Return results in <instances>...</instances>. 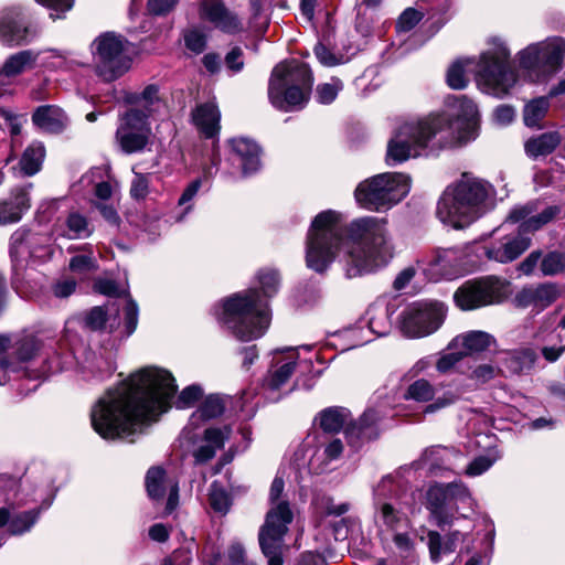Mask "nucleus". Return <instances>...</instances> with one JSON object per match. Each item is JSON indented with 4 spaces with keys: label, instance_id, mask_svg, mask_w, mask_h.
Returning <instances> with one entry per match:
<instances>
[{
    "label": "nucleus",
    "instance_id": "1",
    "mask_svg": "<svg viewBox=\"0 0 565 565\" xmlns=\"http://www.w3.org/2000/svg\"><path fill=\"white\" fill-rule=\"evenodd\" d=\"M177 388L168 370L142 367L95 403L92 426L104 439L135 443L147 426L171 407Z\"/></svg>",
    "mask_w": 565,
    "mask_h": 565
},
{
    "label": "nucleus",
    "instance_id": "2",
    "mask_svg": "<svg viewBox=\"0 0 565 565\" xmlns=\"http://www.w3.org/2000/svg\"><path fill=\"white\" fill-rule=\"evenodd\" d=\"M450 107L452 114H430L423 118L398 120L387 142L386 164L394 167L419 156L424 150L431 153L473 140L478 122L476 104L462 96L455 97Z\"/></svg>",
    "mask_w": 565,
    "mask_h": 565
},
{
    "label": "nucleus",
    "instance_id": "3",
    "mask_svg": "<svg viewBox=\"0 0 565 565\" xmlns=\"http://www.w3.org/2000/svg\"><path fill=\"white\" fill-rule=\"evenodd\" d=\"M418 510L414 491H407L392 476L383 477L374 488V524L383 543L392 541L401 554H408L413 515Z\"/></svg>",
    "mask_w": 565,
    "mask_h": 565
},
{
    "label": "nucleus",
    "instance_id": "4",
    "mask_svg": "<svg viewBox=\"0 0 565 565\" xmlns=\"http://www.w3.org/2000/svg\"><path fill=\"white\" fill-rule=\"evenodd\" d=\"M347 232L348 248L342 263L348 278L371 274L392 259L393 245L386 218L359 217L349 224Z\"/></svg>",
    "mask_w": 565,
    "mask_h": 565
},
{
    "label": "nucleus",
    "instance_id": "5",
    "mask_svg": "<svg viewBox=\"0 0 565 565\" xmlns=\"http://www.w3.org/2000/svg\"><path fill=\"white\" fill-rule=\"evenodd\" d=\"M468 72L475 73L481 92L495 97L505 96L518 81L511 65L510 51L500 39H493L477 62L471 58L454 62L446 75L448 86L463 89L468 84Z\"/></svg>",
    "mask_w": 565,
    "mask_h": 565
},
{
    "label": "nucleus",
    "instance_id": "6",
    "mask_svg": "<svg viewBox=\"0 0 565 565\" xmlns=\"http://www.w3.org/2000/svg\"><path fill=\"white\" fill-rule=\"evenodd\" d=\"M495 190L488 181L463 173L446 188L438 203V220L452 228H463L492 209Z\"/></svg>",
    "mask_w": 565,
    "mask_h": 565
},
{
    "label": "nucleus",
    "instance_id": "7",
    "mask_svg": "<svg viewBox=\"0 0 565 565\" xmlns=\"http://www.w3.org/2000/svg\"><path fill=\"white\" fill-rule=\"evenodd\" d=\"M561 213L557 205H542L537 201L518 204L513 206L505 222L518 224V234L503 238L482 247L483 255L489 259L501 264H508L519 258L532 243L529 234L541 230L552 222Z\"/></svg>",
    "mask_w": 565,
    "mask_h": 565
},
{
    "label": "nucleus",
    "instance_id": "8",
    "mask_svg": "<svg viewBox=\"0 0 565 565\" xmlns=\"http://www.w3.org/2000/svg\"><path fill=\"white\" fill-rule=\"evenodd\" d=\"M217 320L241 341H253L263 337L271 320L266 300L257 288L236 292L215 309Z\"/></svg>",
    "mask_w": 565,
    "mask_h": 565
},
{
    "label": "nucleus",
    "instance_id": "9",
    "mask_svg": "<svg viewBox=\"0 0 565 565\" xmlns=\"http://www.w3.org/2000/svg\"><path fill=\"white\" fill-rule=\"evenodd\" d=\"M313 77L308 65L298 61L275 66L268 85L271 105L280 110L301 109L309 100Z\"/></svg>",
    "mask_w": 565,
    "mask_h": 565
},
{
    "label": "nucleus",
    "instance_id": "10",
    "mask_svg": "<svg viewBox=\"0 0 565 565\" xmlns=\"http://www.w3.org/2000/svg\"><path fill=\"white\" fill-rule=\"evenodd\" d=\"M343 237V216L334 210L320 212L312 221L307 237V266L323 273L334 260Z\"/></svg>",
    "mask_w": 565,
    "mask_h": 565
},
{
    "label": "nucleus",
    "instance_id": "11",
    "mask_svg": "<svg viewBox=\"0 0 565 565\" xmlns=\"http://www.w3.org/2000/svg\"><path fill=\"white\" fill-rule=\"evenodd\" d=\"M424 505L429 512V521L441 530L451 526L459 518L460 507L473 509V499L467 486L462 482L430 484L424 497Z\"/></svg>",
    "mask_w": 565,
    "mask_h": 565
},
{
    "label": "nucleus",
    "instance_id": "12",
    "mask_svg": "<svg viewBox=\"0 0 565 565\" xmlns=\"http://www.w3.org/2000/svg\"><path fill=\"white\" fill-rule=\"evenodd\" d=\"M409 190L411 178L407 174L385 172L360 182L354 196L363 209L383 212L401 202Z\"/></svg>",
    "mask_w": 565,
    "mask_h": 565
},
{
    "label": "nucleus",
    "instance_id": "13",
    "mask_svg": "<svg viewBox=\"0 0 565 565\" xmlns=\"http://www.w3.org/2000/svg\"><path fill=\"white\" fill-rule=\"evenodd\" d=\"M96 74L106 82L121 77L131 66L130 43L116 32H104L90 44Z\"/></svg>",
    "mask_w": 565,
    "mask_h": 565
},
{
    "label": "nucleus",
    "instance_id": "14",
    "mask_svg": "<svg viewBox=\"0 0 565 565\" xmlns=\"http://www.w3.org/2000/svg\"><path fill=\"white\" fill-rule=\"evenodd\" d=\"M445 317L446 308L441 302L415 301L407 305L399 313L398 328L407 338H424L436 332Z\"/></svg>",
    "mask_w": 565,
    "mask_h": 565
},
{
    "label": "nucleus",
    "instance_id": "15",
    "mask_svg": "<svg viewBox=\"0 0 565 565\" xmlns=\"http://www.w3.org/2000/svg\"><path fill=\"white\" fill-rule=\"evenodd\" d=\"M511 294L509 281L495 276L465 282L454 295L456 305L462 310L500 303Z\"/></svg>",
    "mask_w": 565,
    "mask_h": 565
},
{
    "label": "nucleus",
    "instance_id": "16",
    "mask_svg": "<svg viewBox=\"0 0 565 565\" xmlns=\"http://www.w3.org/2000/svg\"><path fill=\"white\" fill-rule=\"evenodd\" d=\"M292 519V512L286 503H279L267 512L265 523L259 531V545L268 558V565H282L284 537Z\"/></svg>",
    "mask_w": 565,
    "mask_h": 565
},
{
    "label": "nucleus",
    "instance_id": "17",
    "mask_svg": "<svg viewBox=\"0 0 565 565\" xmlns=\"http://www.w3.org/2000/svg\"><path fill=\"white\" fill-rule=\"evenodd\" d=\"M151 128L140 109H129L121 118L116 139L125 153L142 151L150 138Z\"/></svg>",
    "mask_w": 565,
    "mask_h": 565
},
{
    "label": "nucleus",
    "instance_id": "18",
    "mask_svg": "<svg viewBox=\"0 0 565 565\" xmlns=\"http://www.w3.org/2000/svg\"><path fill=\"white\" fill-rule=\"evenodd\" d=\"M436 387L426 379H418L412 382L405 390L403 398L405 401H413L416 403H428L424 414L437 413L451 404L457 399V396L452 392H445L443 395L435 397Z\"/></svg>",
    "mask_w": 565,
    "mask_h": 565
},
{
    "label": "nucleus",
    "instance_id": "19",
    "mask_svg": "<svg viewBox=\"0 0 565 565\" xmlns=\"http://www.w3.org/2000/svg\"><path fill=\"white\" fill-rule=\"evenodd\" d=\"M561 296L559 288L554 282L529 285L518 291L512 300L515 308H532L536 313L550 307Z\"/></svg>",
    "mask_w": 565,
    "mask_h": 565
},
{
    "label": "nucleus",
    "instance_id": "20",
    "mask_svg": "<svg viewBox=\"0 0 565 565\" xmlns=\"http://www.w3.org/2000/svg\"><path fill=\"white\" fill-rule=\"evenodd\" d=\"M146 489L152 500H161L168 494L166 512L171 513L179 503V484L174 479L168 478L160 467H152L146 475Z\"/></svg>",
    "mask_w": 565,
    "mask_h": 565
},
{
    "label": "nucleus",
    "instance_id": "21",
    "mask_svg": "<svg viewBox=\"0 0 565 565\" xmlns=\"http://www.w3.org/2000/svg\"><path fill=\"white\" fill-rule=\"evenodd\" d=\"M35 33L24 24L20 9L9 8L0 15V41L7 46H18L30 42Z\"/></svg>",
    "mask_w": 565,
    "mask_h": 565
},
{
    "label": "nucleus",
    "instance_id": "22",
    "mask_svg": "<svg viewBox=\"0 0 565 565\" xmlns=\"http://www.w3.org/2000/svg\"><path fill=\"white\" fill-rule=\"evenodd\" d=\"M231 148V159L237 163L244 177L252 175L259 171L260 148L252 139L245 137H236L228 141Z\"/></svg>",
    "mask_w": 565,
    "mask_h": 565
},
{
    "label": "nucleus",
    "instance_id": "23",
    "mask_svg": "<svg viewBox=\"0 0 565 565\" xmlns=\"http://www.w3.org/2000/svg\"><path fill=\"white\" fill-rule=\"evenodd\" d=\"M200 17L225 33L233 34L242 30L237 17L228 11L221 0H202Z\"/></svg>",
    "mask_w": 565,
    "mask_h": 565
},
{
    "label": "nucleus",
    "instance_id": "24",
    "mask_svg": "<svg viewBox=\"0 0 565 565\" xmlns=\"http://www.w3.org/2000/svg\"><path fill=\"white\" fill-rule=\"evenodd\" d=\"M463 456L460 451L443 446L431 447L423 454L422 463L431 473L456 471Z\"/></svg>",
    "mask_w": 565,
    "mask_h": 565
},
{
    "label": "nucleus",
    "instance_id": "25",
    "mask_svg": "<svg viewBox=\"0 0 565 565\" xmlns=\"http://www.w3.org/2000/svg\"><path fill=\"white\" fill-rule=\"evenodd\" d=\"M459 253L457 249H439L428 262L426 275L431 280L451 279L458 273Z\"/></svg>",
    "mask_w": 565,
    "mask_h": 565
},
{
    "label": "nucleus",
    "instance_id": "26",
    "mask_svg": "<svg viewBox=\"0 0 565 565\" xmlns=\"http://www.w3.org/2000/svg\"><path fill=\"white\" fill-rule=\"evenodd\" d=\"M40 53L24 50L11 54L0 65V86H9L13 79L28 70L33 68Z\"/></svg>",
    "mask_w": 565,
    "mask_h": 565
},
{
    "label": "nucleus",
    "instance_id": "27",
    "mask_svg": "<svg viewBox=\"0 0 565 565\" xmlns=\"http://www.w3.org/2000/svg\"><path fill=\"white\" fill-rule=\"evenodd\" d=\"M94 232L87 217L79 212H71L65 218H60L54 225L53 234L56 238L84 239Z\"/></svg>",
    "mask_w": 565,
    "mask_h": 565
},
{
    "label": "nucleus",
    "instance_id": "28",
    "mask_svg": "<svg viewBox=\"0 0 565 565\" xmlns=\"http://www.w3.org/2000/svg\"><path fill=\"white\" fill-rule=\"evenodd\" d=\"M40 513L39 509L17 511L14 507H3L0 509V527L7 525L10 534L21 535L31 530Z\"/></svg>",
    "mask_w": 565,
    "mask_h": 565
},
{
    "label": "nucleus",
    "instance_id": "29",
    "mask_svg": "<svg viewBox=\"0 0 565 565\" xmlns=\"http://www.w3.org/2000/svg\"><path fill=\"white\" fill-rule=\"evenodd\" d=\"M286 354H279L275 358V365L269 371L265 380V385L273 390H279L294 374L298 354L297 349H287Z\"/></svg>",
    "mask_w": 565,
    "mask_h": 565
},
{
    "label": "nucleus",
    "instance_id": "30",
    "mask_svg": "<svg viewBox=\"0 0 565 565\" xmlns=\"http://www.w3.org/2000/svg\"><path fill=\"white\" fill-rule=\"evenodd\" d=\"M33 124L50 134H60L68 125L65 111L55 105H44L35 109L32 115Z\"/></svg>",
    "mask_w": 565,
    "mask_h": 565
},
{
    "label": "nucleus",
    "instance_id": "31",
    "mask_svg": "<svg viewBox=\"0 0 565 565\" xmlns=\"http://www.w3.org/2000/svg\"><path fill=\"white\" fill-rule=\"evenodd\" d=\"M192 119L205 138H213L220 131L221 114L214 102L199 105L192 113Z\"/></svg>",
    "mask_w": 565,
    "mask_h": 565
},
{
    "label": "nucleus",
    "instance_id": "32",
    "mask_svg": "<svg viewBox=\"0 0 565 565\" xmlns=\"http://www.w3.org/2000/svg\"><path fill=\"white\" fill-rule=\"evenodd\" d=\"M231 436V428L210 427L204 431V444L200 446L193 454L198 463H204L211 460L217 449H221Z\"/></svg>",
    "mask_w": 565,
    "mask_h": 565
},
{
    "label": "nucleus",
    "instance_id": "33",
    "mask_svg": "<svg viewBox=\"0 0 565 565\" xmlns=\"http://www.w3.org/2000/svg\"><path fill=\"white\" fill-rule=\"evenodd\" d=\"M542 57L543 74L558 71L565 58V41L562 38H551L539 42Z\"/></svg>",
    "mask_w": 565,
    "mask_h": 565
},
{
    "label": "nucleus",
    "instance_id": "34",
    "mask_svg": "<svg viewBox=\"0 0 565 565\" xmlns=\"http://www.w3.org/2000/svg\"><path fill=\"white\" fill-rule=\"evenodd\" d=\"M30 199L25 189H18L11 196L0 202V225L15 223L29 210Z\"/></svg>",
    "mask_w": 565,
    "mask_h": 565
},
{
    "label": "nucleus",
    "instance_id": "35",
    "mask_svg": "<svg viewBox=\"0 0 565 565\" xmlns=\"http://www.w3.org/2000/svg\"><path fill=\"white\" fill-rule=\"evenodd\" d=\"M492 343H494V338L491 334L484 331H469L456 337L449 344V348H461L460 352L466 356L482 352L490 348Z\"/></svg>",
    "mask_w": 565,
    "mask_h": 565
},
{
    "label": "nucleus",
    "instance_id": "36",
    "mask_svg": "<svg viewBox=\"0 0 565 565\" xmlns=\"http://www.w3.org/2000/svg\"><path fill=\"white\" fill-rule=\"evenodd\" d=\"M562 141L558 131H547L539 136L532 137L525 141V153L530 158L545 157L552 153Z\"/></svg>",
    "mask_w": 565,
    "mask_h": 565
},
{
    "label": "nucleus",
    "instance_id": "37",
    "mask_svg": "<svg viewBox=\"0 0 565 565\" xmlns=\"http://www.w3.org/2000/svg\"><path fill=\"white\" fill-rule=\"evenodd\" d=\"M134 109H140L146 115V120L149 117L164 114L167 110V105L159 94L158 86H147L137 97L136 107Z\"/></svg>",
    "mask_w": 565,
    "mask_h": 565
},
{
    "label": "nucleus",
    "instance_id": "38",
    "mask_svg": "<svg viewBox=\"0 0 565 565\" xmlns=\"http://www.w3.org/2000/svg\"><path fill=\"white\" fill-rule=\"evenodd\" d=\"M428 547L433 562L437 563L441 554L455 551L457 543L463 540V535L459 531L449 533L446 540L436 531H429L427 534Z\"/></svg>",
    "mask_w": 565,
    "mask_h": 565
},
{
    "label": "nucleus",
    "instance_id": "39",
    "mask_svg": "<svg viewBox=\"0 0 565 565\" xmlns=\"http://www.w3.org/2000/svg\"><path fill=\"white\" fill-rule=\"evenodd\" d=\"M45 157V148L42 142H32L22 153L19 161L20 171L23 175L32 177L42 167Z\"/></svg>",
    "mask_w": 565,
    "mask_h": 565
},
{
    "label": "nucleus",
    "instance_id": "40",
    "mask_svg": "<svg viewBox=\"0 0 565 565\" xmlns=\"http://www.w3.org/2000/svg\"><path fill=\"white\" fill-rule=\"evenodd\" d=\"M535 360L536 354L532 349H520L508 352L503 365L509 372L520 374L531 370Z\"/></svg>",
    "mask_w": 565,
    "mask_h": 565
},
{
    "label": "nucleus",
    "instance_id": "41",
    "mask_svg": "<svg viewBox=\"0 0 565 565\" xmlns=\"http://www.w3.org/2000/svg\"><path fill=\"white\" fill-rule=\"evenodd\" d=\"M366 321L371 332L377 337L386 335L391 330L390 309L374 303L366 311Z\"/></svg>",
    "mask_w": 565,
    "mask_h": 565
},
{
    "label": "nucleus",
    "instance_id": "42",
    "mask_svg": "<svg viewBox=\"0 0 565 565\" xmlns=\"http://www.w3.org/2000/svg\"><path fill=\"white\" fill-rule=\"evenodd\" d=\"M28 230H17L10 238V256L13 263V267H22L31 256V248L28 242Z\"/></svg>",
    "mask_w": 565,
    "mask_h": 565
},
{
    "label": "nucleus",
    "instance_id": "43",
    "mask_svg": "<svg viewBox=\"0 0 565 565\" xmlns=\"http://www.w3.org/2000/svg\"><path fill=\"white\" fill-rule=\"evenodd\" d=\"M28 239L33 259L46 262L52 257L53 245L52 237L49 233L33 232L28 230Z\"/></svg>",
    "mask_w": 565,
    "mask_h": 565
},
{
    "label": "nucleus",
    "instance_id": "44",
    "mask_svg": "<svg viewBox=\"0 0 565 565\" xmlns=\"http://www.w3.org/2000/svg\"><path fill=\"white\" fill-rule=\"evenodd\" d=\"M350 412L343 407H329L319 414V425L326 433H338L347 424Z\"/></svg>",
    "mask_w": 565,
    "mask_h": 565
},
{
    "label": "nucleus",
    "instance_id": "45",
    "mask_svg": "<svg viewBox=\"0 0 565 565\" xmlns=\"http://www.w3.org/2000/svg\"><path fill=\"white\" fill-rule=\"evenodd\" d=\"M550 102L546 97L535 98L529 102L523 109V121L526 127L540 128L541 121L547 114Z\"/></svg>",
    "mask_w": 565,
    "mask_h": 565
},
{
    "label": "nucleus",
    "instance_id": "46",
    "mask_svg": "<svg viewBox=\"0 0 565 565\" xmlns=\"http://www.w3.org/2000/svg\"><path fill=\"white\" fill-rule=\"evenodd\" d=\"M40 348L41 342L33 334L23 335L15 342L14 353L18 361L13 362L17 363L18 366L17 373L21 371L20 364L31 362L38 354Z\"/></svg>",
    "mask_w": 565,
    "mask_h": 565
},
{
    "label": "nucleus",
    "instance_id": "47",
    "mask_svg": "<svg viewBox=\"0 0 565 565\" xmlns=\"http://www.w3.org/2000/svg\"><path fill=\"white\" fill-rule=\"evenodd\" d=\"M72 362V358L70 355L62 356L56 351H53L51 354H47L43 365L33 371V373H28V376L33 379H40L49 376L50 374H54L66 369Z\"/></svg>",
    "mask_w": 565,
    "mask_h": 565
},
{
    "label": "nucleus",
    "instance_id": "48",
    "mask_svg": "<svg viewBox=\"0 0 565 565\" xmlns=\"http://www.w3.org/2000/svg\"><path fill=\"white\" fill-rule=\"evenodd\" d=\"M224 412V404L220 396L211 395L207 396L202 405L194 412L190 418L191 425H196L198 419H212L218 417Z\"/></svg>",
    "mask_w": 565,
    "mask_h": 565
},
{
    "label": "nucleus",
    "instance_id": "49",
    "mask_svg": "<svg viewBox=\"0 0 565 565\" xmlns=\"http://www.w3.org/2000/svg\"><path fill=\"white\" fill-rule=\"evenodd\" d=\"M519 65L530 75L543 74L542 57L537 43L530 44L519 53Z\"/></svg>",
    "mask_w": 565,
    "mask_h": 565
},
{
    "label": "nucleus",
    "instance_id": "50",
    "mask_svg": "<svg viewBox=\"0 0 565 565\" xmlns=\"http://www.w3.org/2000/svg\"><path fill=\"white\" fill-rule=\"evenodd\" d=\"M201 186L202 179L198 178L191 181L183 190L181 196L178 200V206L182 209V213L175 217L178 222H182L184 217L192 211L193 200L198 195Z\"/></svg>",
    "mask_w": 565,
    "mask_h": 565
},
{
    "label": "nucleus",
    "instance_id": "51",
    "mask_svg": "<svg viewBox=\"0 0 565 565\" xmlns=\"http://www.w3.org/2000/svg\"><path fill=\"white\" fill-rule=\"evenodd\" d=\"M44 64L51 70L71 71L78 65L71 52L49 50Z\"/></svg>",
    "mask_w": 565,
    "mask_h": 565
},
{
    "label": "nucleus",
    "instance_id": "52",
    "mask_svg": "<svg viewBox=\"0 0 565 565\" xmlns=\"http://www.w3.org/2000/svg\"><path fill=\"white\" fill-rule=\"evenodd\" d=\"M10 343L11 341L8 335L0 334V385L7 384L11 380V374L18 372L17 363L8 360L6 355Z\"/></svg>",
    "mask_w": 565,
    "mask_h": 565
},
{
    "label": "nucleus",
    "instance_id": "53",
    "mask_svg": "<svg viewBox=\"0 0 565 565\" xmlns=\"http://www.w3.org/2000/svg\"><path fill=\"white\" fill-rule=\"evenodd\" d=\"M543 276H556L565 270V255L561 252H550L541 260Z\"/></svg>",
    "mask_w": 565,
    "mask_h": 565
},
{
    "label": "nucleus",
    "instance_id": "54",
    "mask_svg": "<svg viewBox=\"0 0 565 565\" xmlns=\"http://www.w3.org/2000/svg\"><path fill=\"white\" fill-rule=\"evenodd\" d=\"M257 281L265 298L275 296L279 289V275L274 269H262L257 274Z\"/></svg>",
    "mask_w": 565,
    "mask_h": 565
},
{
    "label": "nucleus",
    "instance_id": "55",
    "mask_svg": "<svg viewBox=\"0 0 565 565\" xmlns=\"http://www.w3.org/2000/svg\"><path fill=\"white\" fill-rule=\"evenodd\" d=\"M209 500L215 512L221 514L228 512L231 507L230 495L216 481L211 484Z\"/></svg>",
    "mask_w": 565,
    "mask_h": 565
},
{
    "label": "nucleus",
    "instance_id": "56",
    "mask_svg": "<svg viewBox=\"0 0 565 565\" xmlns=\"http://www.w3.org/2000/svg\"><path fill=\"white\" fill-rule=\"evenodd\" d=\"M203 396V390L200 385H190L181 391L177 401L175 407L179 409L190 408Z\"/></svg>",
    "mask_w": 565,
    "mask_h": 565
},
{
    "label": "nucleus",
    "instance_id": "57",
    "mask_svg": "<svg viewBox=\"0 0 565 565\" xmlns=\"http://www.w3.org/2000/svg\"><path fill=\"white\" fill-rule=\"evenodd\" d=\"M343 84L338 78H332L330 83H324L318 85L317 87V99L320 104H330L332 103L339 92L342 89Z\"/></svg>",
    "mask_w": 565,
    "mask_h": 565
},
{
    "label": "nucleus",
    "instance_id": "58",
    "mask_svg": "<svg viewBox=\"0 0 565 565\" xmlns=\"http://www.w3.org/2000/svg\"><path fill=\"white\" fill-rule=\"evenodd\" d=\"M498 455L488 454L475 458L466 468L465 473L469 477H477L490 469L498 460Z\"/></svg>",
    "mask_w": 565,
    "mask_h": 565
},
{
    "label": "nucleus",
    "instance_id": "59",
    "mask_svg": "<svg viewBox=\"0 0 565 565\" xmlns=\"http://www.w3.org/2000/svg\"><path fill=\"white\" fill-rule=\"evenodd\" d=\"M315 55L318 58V61L328 67L337 66L340 64H343L345 62V58L343 55H337L332 53L327 46H324L322 43H318L313 49Z\"/></svg>",
    "mask_w": 565,
    "mask_h": 565
},
{
    "label": "nucleus",
    "instance_id": "60",
    "mask_svg": "<svg viewBox=\"0 0 565 565\" xmlns=\"http://www.w3.org/2000/svg\"><path fill=\"white\" fill-rule=\"evenodd\" d=\"M84 321L85 326L90 330H100L106 324L107 311L104 307H94L86 313Z\"/></svg>",
    "mask_w": 565,
    "mask_h": 565
},
{
    "label": "nucleus",
    "instance_id": "61",
    "mask_svg": "<svg viewBox=\"0 0 565 565\" xmlns=\"http://www.w3.org/2000/svg\"><path fill=\"white\" fill-rule=\"evenodd\" d=\"M185 47L194 54H200L206 46V38L198 30H189L184 33Z\"/></svg>",
    "mask_w": 565,
    "mask_h": 565
},
{
    "label": "nucleus",
    "instance_id": "62",
    "mask_svg": "<svg viewBox=\"0 0 565 565\" xmlns=\"http://www.w3.org/2000/svg\"><path fill=\"white\" fill-rule=\"evenodd\" d=\"M138 313H139V310H138L137 303L134 300L128 299L126 301V305L124 308V315H125L124 326H125V333L127 337L132 334L137 328Z\"/></svg>",
    "mask_w": 565,
    "mask_h": 565
},
{
    "label": "nucleus",
    "instance_id": "63",
    "mask_svg": "<svg viewBox=\"0 0 565 565\" xmlns=\"http://www.w3.org/2000/svg\"><path fill=\"white\" fill-rule=\"evenodd\" d=\"M423 18V14L413 9H406L398 18L396 28L398 31L407 32L411 31Z\"/></svg>",
    "mask_w": 565,
    "mask_h": 565
},
{
    "label": "nucleus",
    "instance_id": "64",
    "mask_svg": "<svg viewBox=\"0 0 565 565\" xmlns=\"http://www.w3.org/2000/svg\"><path fill=\"white\" fill-rule=\"evenodd\" d=\"M76 280L71 277H63L51 286V291L56 298H67L76 289Z\"/></svg>",
    "mask_w": 565,
    "mask_h": 565
}]
</instances>
